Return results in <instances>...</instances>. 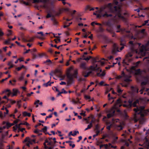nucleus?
<instances>
[{
	"instance_id": "c85d7f7f",
	"label": "nucleus",
	"mask_w": 149,
	"mask_h": 149,
	"mask_svg": "<svg viewBox=\"0 0 149 149\" xmlns=\"http://www.w3.org/2000/svg\"><path fill=\"white\" fill-rule=\"evenodd\" d=\"M50 81L48 82L47 83L44 84L43 85L47 87L51 85V84H50Z\"/></svg>"
},
{
	"instance_id": "39448f33",
	"label": "nucleus",
	"mask_w": 149,
	"mask_h": 149,
	"mask_svg": "<svg viewBox=\"0 0 149 149\" xmlns=\"http://www.w3.org/2000/svg\"><path fill=\"white\" fill-rule=\"evenodd\" d=\"M119 122V120L118 119H113L112 121L111 122L114 125V126L116 127H117V129L118 130H121L123 128L122 127V124L120 123V125H118L116 124V123Z\"/></svg>"
},
{
	"instance_id": "9d476101",
	"label": "nucleus",
	"mask_w": 149,
	"mask_h": 149,
	"mask_svg": "<svg viewBox=\"0 0 149 149\" xmlns=\"http://www.w3.org/2000/svg\"><path fill=\"white\" fill-rule=\"evenodd\" d=\"M4 93H5L6 94L7 96L8 97H9L10 95L12 94L10 90L9 89H6L4 90L2 92L1 94H3Z\"/></svg>"
},
{
	"instance_id": "5fc2aeb1",
	"label": "nucleus",
	"mask_w": 149,
	"mask_h": 149,
	"mask_svg": "<svg viewBox=\"0 0 149 149\" xmlns=\"http://www.w3.org/2000/svg\"><path fill=\"white\" fill-rule=\"evenodd\" d=\"M4 35L3 33L1 30H0V36H2Z\"/></svg>"
},
{
	"instance_id": "dca6fc26",
	"label": "nucleus",
	"mask_w": 149,
	"mask_h": 149,
	"mask_svg": "<svg viewBox=\"0 0 149 149\" xmlns=\"http://www.w3.org/2000/svg\"><path fill=\"white\" fill-rule=\"evenodd\" d=\"M107 128L108 130H110L111 128L114 126V125L111 122L107 123Z\"/></svg>"
},
{
	"instance_id": "f3484780",
	"label": "nucleus",
	"mask_w": 149,
	"mask_h": 149,
	"mask_svg": "<svg viewBox=\"0 0 149 149\" xmlns=\"http://www.w3.org/2000/svg\"><path fill=\"white\" fill-rule=\"evenodd\" d=\"M13 60H12L8 62V65L9 66V67L8 68L9 69L12 68L13 67L14 65L13 64Z\"/></svg>"
},
{
	"instance_id": "20e7f679",
	"label": "nucleus",
	"mask_w": 149,
	"mask_h": 149,
	"mask_svg": "<svg viewBox=\"0 0 149 149\" xmlns=\"http://www.w3.org/2000/svg\"><path fill=\"white\" fill-rule=\"evenodd\" d=\"M36 138H32L29 137H26L24 140V142H26V145L28 147H29L30 145L36 143Z\"/></svg>"
},
{
	"instance_id": "864d4df0",
	"label": "nucleus",
	"mask_w": 149,
	"mask_h": 149,
	"mask_svg": "<svg viewBox=\"0 0 149 149\" xmlns=\"http://www.w3.org/2000/svg\"><path fill=\"white\" fill-rule=\"evenodd\" d=\"M96 58H93V61L94 62H95V63H94L92 65H93L94 64L96 63H98V62H100V61H98V62H96Z\"/></svg>"
},
{
	"instance_id": "72a5a7b5",
	"label": "nucleus",
	"mask_w": 149,
	"mask_h": 149,
	"mask_svg": "<svg viewBox=\"0 0 149 149\" xmlns=\"http://www.w3.org/2000/svg\"><path fill=\"white\" fill-rule=\"evenodd\" d=\"M47 130V127L46 126H45L42 129V131L44 132H46Z\"/></svg>"
},
{
	"instance_id": "6e6d98bb",
	"label": "nucleus",
	"mask_w": 149,
	"mask_h": 149,
	"mask_svg": "<svg viewBox=\"0 0 149 149\" xmlns=\"http://www.w3.org/2000/svg\"><path fill=\"white\" fill-rule=\"evenodd\" d=\"M3 118V116H2V112L0 111V118Z\"/></svg>"
},
{
	"instance_id": "a19ab883",
	"label": "nucleus",
	"mask_w": 149,
	"mask_h": 149,
	"mask_svg": "<svg viewBox=\"0 0 149 149\" xmlns=\"http://www.w3.org/2000/svg\"><path fill=\"white\" fill-rule=\"evenodd\" d=\"M13 130L15 131L17 129H18V127H17L16 125L13 127Z\"/></svg>"
},
{
	"instance_id": "393cba45",
	"label": "nucleus",
	"mask_w": 149,
	"mask_h": 149,
	"mask_svg": "<svg viewBox=\"0 0 149 149\" xmlns=\"http://www.w3.org/2000/svg\"><path fill=\"white\" fill-rule=\"evenodd\" d=\"M131 77L130 76H129L127 78H126V77H125V78L124 79V81L126 82H128L131 81V80L130 79V78Z\"/></svg>"
},
{
	"instance_id": "09e8293b",
	"label": "nucleus",
	"mask_w": 149,
	"mask_h": 149,
	"mask_svg": "<svg viewBox=\"0 0 149 149\" xmlns=\"http://www.w3.org/2000/svg\"><path fill=\"white\" fill-rule=\"evenodd\" d=\"M53 34L54 37H56L57 38H60V36H57V34H55L54 33H53Z\"/></svg>"
},
{
	"instance_id": "e2e57ef3",
	"label": "nucleus",
	"mask_w": 149,
	"mask_h": 149,
	"mask_svg": "<svg viewBox=\"0 0 149 149\" xmlns=\"http://www.w3.org/2000/svg\"><path fill=\"white\" fill-rule=\"evenodd\" d=\"M37 33L39 34H40L42 36H43V33L42 32H38Z\"/></svg>"
},
{
	"instance_id": "a211bd4d",
	"label": "nucleus",
	"mask_w": 149,
	"mask_h": 149,
	"mask_svg": "<svg viewBox=\"0 0 149 149\" xmlns=\"http://www.w3.org/2000/svg\"><path fill=\"white\" fill-rule=\"evenodd\" d=\"M18 92V91L17 89H13V92L12 93V96H13L16 95Z\"/></svg>"
},
{
	"instance_id": "f03ea898",
	"label": "nucleus",
	"mask_w": 149,
	"mask_h": 149,
	"mask_svg": "<svg viewBox=\"0 0 149 149\" xmlns=\"http://www.w3.org/2000/svg\"><path fill=\"white\" fill-rule=\"evenodd\" d=\"M118 3L117 2H116L113 4L110 3L105 5L100 8L99 12L100 13L104 10L108 11V12H113L114 10L117 11V8L118 7V9L120 8V7L117 5Z\"/></svg>"
},
{
	"instance_id": "a18cd8bd",
	"label": "nucleus",
	"mask_w": 149,
	"mask_h": 149,
	"mask_svg": "<svg viewBox=\"0 0 149 149\" xmlns=\"http://www.w3.org/2000/svg\"><path fill=\"white\" fill-rule=\"evenodd\" d=\"M53 90H55L56 91L58 92H59V90H58V88H56V87H54V88H52Z\"/></svg>"
},
{
	"instance_id": "49530a36",
	"label": "nucleus",
	"mask_w": 149,
	"mask_h": 149,
	"mask_svg": "<svg viewBox=\"0 0 149 149\" xmlns=\"http://www.w3.org/2000/svg\"><path fill=\"white\" fill-rule=\"evenodd\" d=\"M34 38H32L30 39V40H28V42H31L33 41L34 40Z\"/></svg>"
},
{
	"instance_id": "37998d69",
	"label": "nucleus",
	"mask_w": 149,
	"mask_h": 149,
	"mask_svg": "<svg viewBox=\"0 0 149 149\" xmlns=\"http://www.w3.org/2000/svg\"><path fill=\"white\" fill-rule=\"evenodd\" d=\"M91 58V56H89V57L84 58V60H86V61H88Z\"/></svg>"
},
{
	"instance_id": "e433bc0d",
	"label": "nucleus",
	"mask_w": 149,
	"mask_h": 149,
	"mask_svg": "<svg viewBox=\"0 0 149 149\" xmlns=\"http://www.w3.org/2000/svg\"><path fill=\"white\" fill-rule=\"evenodd\" d=\"M118 16L119 18H122L123 17L121 16L120 13H118L117 15H116V17Z\"/></svg>"
},
{
	"instance_id": "bb28decb",
	"label": "nucleus",
	"mask_w": 149,
	"mask_h": 149,
	"mask_svg": "<svg viewBox=\"0 0 149 149\" xmlns=\"http://www.w3.org/2000/svg\"><path fill=\"white\" fill-rule=\"evenodd\" d=\"M7 97H8L6 95L4 96L2 98V99H6V101L3 100L4 101H5L6 102V103L8 102V101L9 100L8 98H7Z\"/></svg>"
},
{
	"instance_id": "f8f14e48",
	"label": "nucleus",
	"mask_w": 149,
	"mask_h": 149,
	"mask_svg": "<svg viewBox=\"0 0 149 149\" xmlns=\"http://www.w3.org/2000/svg\"><path fill=\"white\" fill-rule=\"evenodd\" d=\"M49 0H33V3H46Z\"/></svg>"
},
{
	"instance_id": "4c0bfd02",
	"label": "nucleus",
	"mask_w": 149,
	"mask_h": 149,
	"mask_svg": "<svg viewBox=\"0 0 149 149\" xmlns=\"http://www.w3.org/2000/svg\"><path fill=\"white\" fill-rule=\"evenodd\" d=\"M11 39L10 38L8 39L7 40L5 41L6 43L7 44L9 43L11 41Z\"/></svg>"
},
{
	"instance_id": "7ed1b4c3",
	"label": "nucleus",
	"mask_w": 149,
	"mask_h": 149,
	"mask_svg": "<svg viewBox=\"0 0 149 149\" xmlns=\"http://www.w3.org/2000/svg\"><path fill=\"white\" fill-rule=\"evenodd\" d=\"M144 107L142 106L139 108L134 109V110L135 111V114H140L141 116H143L146 114L148 112H149V110H144Z\"/></svg>"
},
{
	"instance_id": "3c124183",
	"label": "nucleus",
	"mask_w": 149,
	"mask_h": 149,
	"mask_svg": "<svg viewBox=\"0 0 149 149\" xmlns=\"http://www.w3.org/2000/svg\"><path fill=\"white\" fill-rule=\"evenodd\" d=\"M22 39L23 41L26 42H28L27 40L26 39L24 38L23 37H22Z\"/></svg>"
},
{
	"instance_id": "1a4fd4ad",
	"label": "nucleus",
	"mask_w": 149,
	"mask_h": 149,
	"mask_svg": "<svg viewBox=\"0 0 149 149\" xmlns=\"http://www.w3.org/2000/svg\"><path fill=\"white\" fill-rule=\"evenodd\" d=\"M146 46L142 45L140 49V54L142 56H144L146 53Z\"/></svg>"
},
{
	"instance_id": "13d9d810",
	"label": "nucleus",
	"mask_w": 149,
	"mask_h": 149,
	"mask_svg": "<svg viewBox=\"0 0 149 149\" xmlns=\"http://www.w3.org/2000/svg\"><path fill=\"white\" fill-rule=\"evenodd\" d=\"M60 84L61 85H65L66 84V83L64 81H61L60 83Z\"/></svg>"
},
{
	"instance_id": "6e6552de",
	"label": "nucleus",
	"mask_w": 149,
	"mask_h": 149,
	"mask_svg": "<svg viewBox=\"0 0 149 149\" xmlns=\"http://www.w3.org/2000/svg\"><path fill=\"white\" fill-rule=\"evenodd\" d=\"M51 139H48L45 140V142L44 144L45 147V148H46L48 147L47 146H49L52 145V143L51 141Z\"/></svg>"
},
{
	"instance_id": "f257e3e1",
	"label": "nucleus",
	"mask_w": 149,
	"mask_h": 149,
	"mask_svg": "<svg viewBox=\"0 0 149 149\" xmlns=\"http://www.w3.org/2000/svg\"><path fill=\"white\" fill-rule=\"evenodd\" d=\"M104 63L105 60L104 59H103L99 62L91 66L90 69L92 70H96L97 72V76L102 78L105 75V73L104 71H102L100 67V66L103 65Z\"/></svg>"
},
{
	"instance_id": "7c9ffc66",
	"label": "nucleus",
	"mask_w": 149,
	"mask_h": 149,
	"mask_svg": "<svg viewBox=\"0 0 149 149\" xmlns=\"http://www.w3.org/2000/svg\"><path fill=\"white\" fill-rule=\"evenodd\" d=\"M92 126V122H91L87 126L88 128V129H90Z\"/></svg>"
},
{
	"instance_id": "774afa93",
	"label": "nucleus",
	"mask_w": 149,
	"mask_h": 149,
	"mask_svg": "<svg viewBox=\"0 0 149 149\" xmlns=\"http://www.w3.org/2000/svg\"><path fill=\"white\" fill-rule=\"evenodd\" d=\"M70 146H72V148H74L75 147V145L74 144H72L71 143L70 144Z\"/></svg>"
},
{
	"instance_id": "f704fd0d",
	"label": "nucleus",
	"mask_w": 149,
	"mask_h": 149,
	"mask_svg": "<svg viewBox=\"0 0 149 149\" xmlns=\"http://www.w3.org/2000/svg\"><path fill=\"white\" fill-rule=\"evenodd\" d=\"M109 147H110L111 148H116V146H112L111 144V143H109Z\"/></svg>"
},
{
	"instance_id": "2f4dec72",
	"label": "nucleus",
	"mask_w": 149,
	"mask_h": 149,
	"mask_svg": "<svg viewBox=\"0 0 149 149\" xmlns=\"http://www.w3.org/2000/svg\"><path fill=\"white\" fill-rule=\"evenodd\" d=\"M49 63L50 64H52V62L49 59H47L44 62V63Z\"/></svg>"
},
{
	"instance_id": "9b49d317",
	"label": "nucleus",
	"mask_w": 149,
	"mask_h": 149,
	"mask_svg": "<svg viewBox=\"0 0 149 149\" xmlns=\"http://www.w3.org/2000/svg\"><path fill=\"white\" fill-rule=\"evenodd\" d=\"M3 125H6L5 126H3V129L7 128V129L12 126L13 124H10L8 122H3L2 123Z\"/></svg>"
},
{
	"instance_id": "aec40b11",
	"label": "nucleus",
	"mask_w": 149,
	"mask_h": 149,
	"mask_svg": "<svg viewBox=\"0 0 149 149\" xmlns=\"http://www.w3.org/2000/svg\"><path fill=\"white\" fill-rule=\"evenodd\" d=\"M77 74V70H75L74 71L73 74L72 75V78H73L76 77Z\"/></svg>"
},
{
	"instance_id": "338daca9",
	"label": "nucleus",
	"mask_w": 149,
	"mask_h": 149,
	"mask_svg": "<svg viewBox=\"0 0 149 149\" xmlns=\"http://www.w3.org/2000/svg\"><path fill=\"white\" fill-rule=\"evenodd\" d=\"M21 69V67H19L16 68V69L18 71L20 70Z\"/></svg>"
},
{
	"instance_id": "412c9836",
	"label": "nucleus",
	"mask_w": 149,
	"mask_h": 149,
	"mask_svg": "<svg viewBox=\"0 0 149 149\" xmlns=\"http://www.w3.org/2000/svg\"><path fill=\"white\" fill-rule=\"evenodd\" d=\"M24 73L23 72L21 74V76L19 77V79L20 80H22L24 78Z\"/></svg>"
},
{
	"instance_id": "ea45409f",
	"label": "nucleus",
	"mask_w": 149,
	"mask_h": 149,
	"mask_svg": "<svg viewBox=\"0 0 149 149\" xmlns=\"http://www.w3.org/2000/svg\"><path fill=\"white\" fill-rule=\"evenodd\" d=\"M21 124L22 125H29V124L27 123L26 122H25L24 123H21Z\"/></svg>"
},
{
	"instance_id": "680f3d73",
	"label": "nucleus",
	"mask_w": 149,
	"mask_h": 149,
	"mask_svg": "<svg viewBox=\"0 0 149 149\" xmlns=\"http://www.w3.org/2000/svg\"><path fill=\"white\" fill-rule=\"evenodd\" d=\"M52 114H50L49 116L46 117V118H51L52 117Z\"/></svg>"
},
{
	"instance_id": "4d7b16f0",
	"label": "nucleus",
	"mask_w": 149,
	"mask_h": 149,
	"mask_svg": "<svg viewBox=\"0 0 149 149\" xmlns=\"http://www.w3.org/2000/svg\"><path fill=\"white\" fill-rule=\"evenodd\" d=\"M21 125V123L19 124H17L16 125H15L17 127H18V129H19L20 128V125Z\"/></svg>"
},
{
	"instance_id": "5701e85b",
	"label": "nucleus",
	"mask_w": 149,
	"mask_h": 149,
	"mask_svg": "<svg viewBox=\"0 0 149 149\" xmlns=\"http://www.w3.org/2000/svg\"><path fill=\"white\" fill-rule=\"evenodd\" d=\"M71 102H72V103L73 104H77L78 103H80V102L79 101H76L75 99L74 98L72 99Z\"/></svg>"
},
{
	"instance_id": "6ab92c4d",
	"label": "nucleus",
	"mask_w": 149,
	"mask_h": 149,
	"mask_svg": "<svg viewBox=\"0 0 149 149\" xmlns=\"http://www.w3.org/2000/svg\"><path fill=\"white\" fill-rule=\"evenodd\" d=\"M22 114L24 116H28L29 117L31 115L30 113H28L26 111L23 112Z\"/></svg>"
},
{
	"instance_id": "ddd939ff",
	"label": "nucleus",
	"mask_w": 149,
	"mask_h": 149,
	"mask_svg": "<svg viewBox=\"0 0 149 149\" xmlns=\"http://www.w3.org/2000/svg\"><path fill=\"white\" fill-rule=\"evenodd\" d=\"M114 51H118L120 52V51L122 50L124 48V47L123 46H122L120 48V49H118V46L116 44L114 45Z\"/></svg>"
},
{
	"instance_id": "69168bd1",
	"label": "nucleus",
	"mask_w": 149,
	"mask_h": 149,
	"mask_svg": "<svg viewBox=\"0 0 149 149\" xmlns=\"http://www.w3.org/2000/svg\"><path fill=\"white\" fill-rule=\"evenodd\" d=\"M93 14L96 15L97 17H99L100 16V15H99L95 13H93Z\"/></svg>"
},
{
	"instance_id": "052dcab7",
	"label": "nucleus",
	"mask_w": 149,
	"mask_h": 149,
	"mask_svg": "<svg viewBox=\"0 0 149 149\" xmlns=\"http://www.w3.org/2000/svg\"><path fill=\"white\" fill-rule=\"evenodd\" d=\"M88 38H90L91 40L93 39V34H91L90 36H88Z\"/></svg>"
},
{
	"instance_id": "79ce46f5",
	"label": "nucleus",
	"mask_w": 149,
	"mask_h": 149,
	"mask_svg": "<svg viewBox=\"0 0 149 149\" xmlns=\"http://www.w3.org/2000/svg\"><path fill=\"white\" fill-rule=\"evenodd\" d=\"M104 81H102L100 82L99 84L100 86H102L104 84Z\"/></svg>"
},
{
	"instance_id": "58836bf2",
	"label": "nucleus",
	"mask_w": 149,
	"mask_h": 149,
	"mask_svg": "<svg viewBox=\"0 0 149 149\" xmlns=\"http://www.w3.org/2000/svg\"><path fill=\"white\" fill-rule=\"evenodd\" d=\"M111 15H108V14H107V13H106L105 14H104L103 15H102V16L103 17H104V16H106L107 17H109V16H111Z\"/></svg>"
},
{
	"instance_id": "4468645a",
	"label": "nucleus",
	"mask_w": 149,
	"mask_h": 149,
	"mask_svg": "<svg viewBox=\"0 0 149 149\" xmlns=\"http://www.w3.org/2000/svg\"><path fill=\"white\" fill-rule=\"evenodd\" d=\"M139 102V101L138 100H137L136 101H134L132 104V102L130 101H129V105L130 107L133 106L134 107H135L136 106V104Z\"/></svg>"
},
{
	"instance_id": "0eeeda50",
	"label": "nucleus",
	"mask_w": 149,
	"mask_h": 149,
	"mask_svg": "<svg viewBox=\"0 0 149 149\" xmlns=\"http://www.w3.org/2000/svg\"><path fill=\"white\" fill-rule=\"evenodd\" d=\"M135 67H132L130 70V73H131L134 74H139L140 72V71L139 69H138L137 70H135Z\"/></svg>"
},
{
	"instance_id": "bf43d9fd",
	"label": "nucleus",
	"mask_w": 149,
	"mask_h": 149,
	"mask_svg": "<svg viewBox=\"0 0 149 149\" xmlns=\"http://www.w3.org/2000/svg\"><path fill=\"white\" fill-rule=\"evenodd\" d=\"M104 146L105 148H108V147H109V144L107 145V144H106L104 145Z\"/></svg>"
},
{
	"instance_id": "603ef678",
	"label": "nucleus",
	"mask_w": 149,
	"mask_h": 149,
	"mask_svg": "<svg viewBox=\"0 0 149 149\" xmlns=\"http://www.w3.org/2000/svg\"><path fill=\"white\" fill-rule=\"evenodd\" d=\"M24 58L23 57H21L20 58L18 59L19 61L20 62L24 61Z\"/></svg>"
},
{
	"instance_id": "423d86ee",
	"label": "nucleus",
	"mask_w": 149,
	"mask_h": 149,
	"mask_svg": "<svg viewBox=\"0 0 149 149\" xmlns=\"http://www.w3.org/2000/svg\"><path fill=\"white\" fill-rule=\"evenodd\" d=\"M115 107H112L110 110L109 113L107 115V117L108 118L114 116L115 112Z\"/></svg>"
},
{
	"instance_id": "c03bdc74",
	"label": "nucleus",
	"mask_w": 149,
	"mask_h": 149,
	"mask_svg": "<svg viewBox=\"0 0 149 149\" xmlns=\"http://www.w3.org/2000/svg\"><path fill=\"white\" fill-rule=\"evenodd\" d=\"M108 97H109V100H110L111 99H113V98L112 97H110V94H109L108 95Z\"/></svg>"
},
{
	"instance_id": "c756f323",
	"label": "nucleus",
	"mask_w": 149,
	"mask_h": 149,
	"mask_svg": "<svg viewBox=\"0 0 149 149\" xmlns=\"http://www.w3.org/2000/svg\"><path fill=\"white\" fill-rule=\"evenodd\" d=\"M84 97L85 99L86 100H90L91 99V97L90 96L87 95H85L84 96Z\"/></svg>"
},
{
	"instance_id": "4be33fe9",
	"label": "nucleus",
	"mask_w": 149,
	"mask_h": 149,
	"mask_svg": "<svg viewBox=\"0 0 149 149\" xmlns=\"http://www.w3.org/2000/svg\"><path fill=\"white\" fill-rule=\"evenodd\" d=\"M143 103H146L147 102L149 101V99H147L146 98H143L141 99Z\"/></svg>"
},
{
	"instance_id": "473e14b6",
	"label": "nucleus",
	"mask_w": 149,
	"mask_h": 149,
	"mask_svg": "<svg viewBox=\"0 0 149 149\" xmlns=\"http://www.w3.org/2000/svg\"><path fill=\"white\" fill-rule=\"evenodd\" d=\"M8 33L7 34V36H9L12 34V31L11 30H8Z\"/></svg>"
},
{
	"instance_id": "2eb2a0df",
	"label": "nucleus",
	"mask_w": 149,
	"mask_h": 149,
	"mask_svg": "<svg viewBox=\"0 0 149 149\" xmlns=\"http://www.w3.org/2000/svg\"><path fill=\"white\" fill-rule=\"evenodd\" d=\"M79 133V132L78 131H74L73 133H72V131H71L69 134V136L72 135V136H74L77 135V134H78Z\"/></svg>"
},
{
	"instance_id": "a878e982",
	"label": "nucleus",
	"mask_w": 149,
	"mask_h": 149,
	"mask_svg": "<svg viewBox=\"0 0 149 149\" xmlns=\"http://www.w3.org/2000/svg\"><path fill=\"white\" fill-rule=\"evenodd\" d=\"M86 64L85 63H81L80 65V67L81 68L83 69H84L86 67Z\"/></svg>"
},
{
	"instance_id": "de8ad7c7",
	"label": "nucleus",
	"mask_w": 149,
	"mask_h": 149,
	"mask_svg": "<svg viewBox=\"0 0 149 149\" xmlns=\"http://www.w3.org/2000/svg\"><path fill=\"white\" fill-rule=\"evenodd\" d=\"M54 40L56 43H57L58 42H60V39H55Z\"/></svg>"
},
{
	"instance_id": "0e129e2a",
	"label": "nucleus",
	"mask_w": 149,
	"mask_h": 149,
	"mask_svg": "<svg viewBox=\"0 0 149 149\" xmlns=\"http://www.w3.org/2000/svg\"><path fill=\"white\" fill-rule=\"evenodd\" d=\"M148 20H146L145 21V23L143 24L142 26H144L147 23H148Z\"/></svg>"
},
{
	"instance_id": "8fccbe9b",
	"label": "nucleus",
	"mask_w": 149,
	"mask_h": 149,
	"mask_svg": "<svg viewBox=\"0 0 149 149\" xmlns=\"http://www.w3.org/2000/svg\"><path fill=\"white\" fill-rule=\"evenodd\" d=\"M39 130L37 129H36L34 131V132L36 133H38V132H39Z\"/></svg>"
},
{
	"instance_id": "c9c22d12",
	"label": "nucleus",
	"mask_w": 149,
	"mask_h": 149,
	"mask_svg": "<svg viewBox=\"0 0 149 149\" xmlns=\"http://www.w3.org/2000/svg\"><path fill=\"white\" fill-rule=\"evenodd\" d=\"M61 92V93H67V92H66L64 89V88H63L62 89V91Z\"/></svg>"
},
{
	"instance_id": "cd10ccee",
	"label": "nucleus",
	"mask_w": 149,
	"mask_h": 149,
	"mask_svg": "<svg viewBox=\"0 0 149 149\" xmlns=\"http://www.w3.org/2000/svg\"><path fill=\"white\" fill-rule=\"evenodd\" d=\"M125 75L124 73L123 72H122L121 76L119 75V76H117L116 78L117 79H120L121 77H123Z\"/></svg>"
},
{
	"instance_id": "b1692460",
	"label": "nucleus",
	"mask_w": 149,
	"mask_h": 149,
	"mask_svg": "<svg viewBox=\"0 0 149 149\" xmlns=\"http://www.w3.org/2000/svg\"><path fill=\"white\" fill-rule=\"evenodd\" d=\"M40 100H37L36 101L34 102V104L35 105H36V107H38V103H39Z\"/></svg>"
}]
</instances>
